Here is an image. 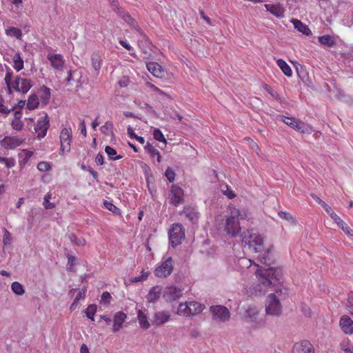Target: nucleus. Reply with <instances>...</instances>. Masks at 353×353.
<instances>
[{"label":"nucleus","mask_w":353,"mask_h":353,"mask_svg":"<svg viewBox=\"0 0 353 353\" xmlns=\"http://www.w3.org/2000/svg\"><path fill=\"white\" fill-rule=\"evenodd\" d=\"M14 68L17 71H19L23 68V61L19 54H15L13 57Z\"/></svg>","instance_id":"nucleus-38"},{"label":"nucleus","mask_w":353,"mask_h":353,"mask_svg":"<svg viewBox=\"0 0 353 353\" xmlns=\"http://www.w3.org/2000/svg\"><path fill=\"white\" fill-rule=\"evenodd\" d=\"M3 243L4 245H10L12 241V237L10 232L6 229H3Z\"/></svg>","instance_id":"nucleus-45"},{"label":"nucleus","mask_w":353,"mask_h":353,"mask_svg":"<svg viewBox=\"0 0 353 353\" xmlns=\"http://www.w3.org/2000/svg\"><path fill=\"white\" fill-rule=\"evenodd\" d=\"M183 214L191 221H195L198 219V214L190 208H185L183 210Z\"/></svg>","instance_id":"nucleus-39"},{"label":"nucleus","mask_w":353,"mask_h":353,"mask_svg":"<svg viewBox=\"0 0 353 353\" xmlns=\"http://www.w3.org/2000/svg\"><path fill=\"white\" fill-rule=\"evenodd\" d=\"M171 314L168 311H159L154 314L152 323L155 326H161L170 319Z\"/></svg>","instance_id":"nucleus-14"},{"label":"nucleus","mask_w":353,"mask_h":353,"mask_svg":"<svg viewBox=\"0 0 353 353\" xmlns=\"http://www.w3.org/2000/svg\"><path fill=\"white\" fill-rule=\"evenodd\" d=\"M173 270V261L172 257L163 258L160 265L154 271V275L159 278H165L171 274Z\"/></svg>","instance_id":"nucleus-7"},{"label":"nucleus","mask_w":353,"mask_h":353,"mask_svg":"<svg viewBox=\"0 0 353 353\" xmlns=\"http://www.w3.org/2000/svg\"><path fill=\"white\" fill-rule=\"evenodd\" d=\"M339 323L343 332L346 334H353V321L348 316H343Z\"/></svg>","instance_id":"nucleus-18"},{"label":"nucleus","mask_w":353,"mask_h":353,"mask_svg":"<svg viewBox=\"0 0 353 353\" xmlns=\"http://www.w3.org/2000/svg\"><path fill=\"white\" fill-rule=\"evenodd\" d=\"M92 65L98 74L102 64V57L99 52H94L91 56Z\"/></svg>","instance_id":"nucleus-28"},{"label":"nucleus","mask_w":353,"mask_h":353,"mask_svg":"<svg viewBox=\"0 0 353 353\" xmlns=\"http://www.w3.org/2000/svg\"><path fill=\"white\" fill-rule=\"evenodd\" d=\"M137 318L141 327L144 330H148L150 327V324L148 320V316L141 310H138Z\"/></svg>","instance_id":"nucleus-29"},{"label":"nucleus","mask_w":353,"mask_h":353,"mask_svg":"<svg viewBox=\"0 0 353 353\" xmlns=\"http://www.w3.org/2000/svg\"><path fill=\"white\" fill-rule=\"evenodd\" d=\"M177 314L181 316H190L189 306L188 302L181 303L177 308Z\"/></svg>","instance_id":"nucleus-40"},{"label":"nucleus","mask_w":353,"mask_h":353,"mask_svg":"<svg viewBox=\"0 0 353 353\" xmlns=\"http://www.w3.org/2000/svg\"><path fill=\"white\" fill-rule=\"evenodd\" d=\"M181 290L175 286H168L165 288L163 296L166 301H173L181 296Z\"/></svg>","instance_id":"nucleus-15"},{"label":"nucleus","mask_w":353,"mask_h":353,"mask_svg":"<svg viewBox=\"0 0 353 353\" xmlns=\"http://www.w3.org/2000/svg\"><path fill=\"white\" fill-rule=\"evenodd\" d=\"M113 123L111 121H107L103 125H102L100 128L101 132L105 134L110 135L113 134Z\"/></svg>","instance_id":"nucleus-42"},{"label":"nucleus","mask_w":353,"mask_h":353,"mask_svg":"<svg viewBox=\"0 0 353 353\" xmlns=\"http://www.w3.org/2000/svg\"><path fill=\"white\" fill-rule=\"evenodd\" d=\"M340 347L345 353H353V345L349 339L342 341Z\"/></svg>","instance_id":"nucleus-33"},{"label":"nucleus","mask_w":353,"mask_h":353,"mask_svg":"<svg viewBox=\"0 0 353 353\" xmlns=\"http://www.w3.org/2000/svg\"><path fill=\"white\" fill-rule=\"evenodd\" d=\"M153 136L154 139L157 141H161V142H166V139L164 137V135L163 134L162 132L159 129H154L153 132Z\"/></svg>","instance_id":"nucleus-53"},{"label":"nucleus","mask_w":353,"mask_h":353,"mask_svg":"<svg viewBox=\"0 0 353 353\" xmlns=\"http://www.w3.org/2000/svg\"><path fill=\"white\" fill-rule=\"evenodd\" d=\"M86 288H83L79 291L77 296L74 299L75 303H78L80 299H84L85 295Z\"/></svg>","instance_id":"nucleus-63"},{"label":"nucleus","mask_w":353,"mask_h":353,"mask_svg":"<svg viewBox=\"0 0 353 353\" xmlns=\"http://www.w3.org/2000/svg\"><path fill=\"white\" fill-rule=\"evenodd\" d=\"M105 152L111 160H119L122 158V156L117 155V151L110 146L107 145L105 148Z\"/></svg>","instance_id":"nucleus-37"},{"label":"nucleus","mask_w":353,"mask_h":353,"mask_svg":"<svg viewBox=\"0 0 353 353\" xmlns=\"http://www.w3.org/2000/svg\"><path fill=\"white\" fill-rule=\"evenodd\" d=\"M339 227L345 232L346 235L349 236V238L353 234V230H352L344 221Z\"/></svg>","instance_id":"nucleus-56"},{"label":"nucleus","mask_w":353,"mask_h":353,"mask_svg":"<svg viewBox=\"0 0 353 353\" xmlns=\"http://www.w3.org/2000/svg\"><path fill=\"white\" fill-rule=\"evenodd\" d=\"M256 275L258 279L256 291L259 293H265L269 289L274 288L275 293L270 294L265 301V312L270 316H278L281 314L282 305L280 299L287 292L284 288V292L280 283L282 279V272L280 269L268 268L264 270H257Z\"/></svg>","instance_id":"nucleus-1"},{"label":"nucleus","mask_w":353,"mask_h":353,"mask_svg":"<svg viewBox=\"0 0 353 353\" xmlns=\"http://www.w3.org/2000/svg\"><path fill=\"white\" fill-rule=\"evenodd\" d=\"M112 296L108 292H104L101 294L100 303L103 305H108L110 304Z\"/></svg>","instance_id":"nucleus-51"},{"label":"nucleus","mask_w":353,"mask_h":353,"mask_svg":"<svg viewBox=\"0 0 353 353\" xmlns=\"http://www.w3.org/2000/svg\"><path fill=\"white\" fill-rule=\"evenodd\" d=\"M11 289L14 294L19 296L23 295L25 292L23 285L17 281L12 283Z\"/></svg>","instance_id":"nucleus-41"},{"label":"nucleus","mask_w":353,"mask_h":353,"mask_svg":"<svg viewBox=\"0 0 353 353\" xmlns=\"http://www.w3.org/2000/svg\"><path fill=\"white\" fill-rule=\"evenodd\" d=\"M293 353H314V350L310 341L305 340L294 345Z\"/></svg>","instance_id":"nucleus-16"},{"label":"nucleus","mask_w":353,"mask_h":353,"mask_svg":"<svg viewBox=\"0 0 353 353\" xmlns=\"http://www.w3.org/2000/svg\"><path fill=\"white\" fill-rule=\"evenodd\" d=\"M259 314V310L255 306H249L245 314V319L250 323H256Z\"/></svg>","instance_id":"nucleus-21"},{"label":"nucleus","mask_w":353,"mask_h":353,"mask_svg":"<svg viewBox=\"0 0 353 353\" xmlns=\"http://www.w3.org/2000/svg\"><path fill=\"white\" fill-rule=\"evenodd\" d=\"M333 221L339 226L343 221L331 209L329 212H327Z\"/></svg>","instance_id":"nucleus-55"},{"label":"nucleus","mask_w":353,"mask_h":353,"mask_svg":"<svg viewBox=\"0 0 353 353\" xmlns=\"http://www.w3.org/2000/svg\"><path fill=\"white\" fill-rule=\"evenodd\" d=\"M140 34L143 36V39L139 41V46L145 54V57H148L151 54L150 42L143 32Z\"/></svg>","instance_id":"nucleus-24"},{"label":"nucleus","mask_w":353,"mask_h":353,"mask_svg":"<svg viewBox=\"0 0 353 353\" xmlns=\"http://www.w3.org/2000/svg\"><path fill=\"white\" fill-rule=\"evenodd\" d=\"M221 190L224 195H225L229 199H233L235 197V194L232 190L229 189V187L227 185H223L221 186Z\"/></svg>","instance_id":"nucleus-50"},{"label":"nucleus","mask_w":353,"mask_h":353,"mask_svg":"<svg viewBox=\"0 0 353 353\" xmlns=\"http://www.w3.org/2000/svg\"><path fill=\"white\" fill-rule=\"evenodd\" d=\"M97 312V306L96 305H90L85 310V315L86 316L90 319L91 321H94V314Z\"/></svg>","instance_id":"nucleus-44"},{"label":"nucleus","mask_w":353,"mask_h":353,"mask_svg":"<svg viewBox=\"0 0 353 353\" xmlns=\"http://www.w3.org/2000/svg\"><path fill=\"white\" fill-rule=\"evenodd\" d=\"M277 65L280 68L282 72L287 76L291 77L292 71L290 66L283 59H280L276 61Z\"/></svg>","instance_id":"nucleus-30"},{"label":"nucleus","mask_w":353,"mask_h":353,"mask_svg":"<svg viewBox=\"0 0 353 353\" xmlns=\"http://www.w3.org/2000/svg\"><path fill=\"white\" fill-rule=\"evenodd\" d=\"M68 237L69 239V240L74 244H75L76 245H78V246H80V245H85V243H86V241L81 238V239H78L75 234L71 233V234H69L68 235Z\"/></svg>","instance_id":"nucleus-43"},{"label":"nucleus","mask_w":353,"mask_h":353,"mask_svg":"<svg viewBox=\"0 0 353 353\" xmlns=\"http://www.w3.org/2000/svg\"><path fill=\"white\" fill-rule=\"evenodd\" d=\"M292 23H293L294 28L296 29L299 32L303 33L306 36L312 34V32L309 27L300 20L292 19Z\"/></svg>","instance_id":"nucleus-25"},{"label":"nucleus","mask_w":353,"mask_h":353,"mask_svg":"<svg viewBox=\"0 0 353 353\" xmlns=\"http://www.w3.org/2000/svg\"><path fill=\"white\" fill-rule=\"evenodd\" d=\"M50 121L48 119L47 114L44 117L39 118L37 121L34 130L37 134V137L39 139L43 138L47 133L48 129L50 126Z\"/></svg>","instance_id":"nucleus-11"},{"label":"nucleus","mask_w":353,"mask_h":353,"mask_svg":"<svg viewBox=\"0 0 353 353\" xmlns=\"http://www.w3.org/2000/svg\"><path fill=\"white\" fill-rule=\"evenodd\" d=\"M278 215L281 219L286 220L291 224L295 225L296 223V219L289 212L279 211Z\"/></svg>","instance_id":"nucleus-36"},{"label":"nucleus","mask_w":353,"mask_h":353,"mask_svg":"<svg viewBox=\"0 0 353 353\" xmlns=\"http://www.w3.org/2000/svg\"><path fill=\"white\" fill-rule=\"evenodd\" d=\"M117 15L122 18L130 26L135 28L137 32H139V33H142V30L139 27L137 21L128 12H125L124 10H122Z\"/></svg>","instance_id":"nucleus-22"},{"label":"nucleus","mask_w":353,"mask_h":353,"mask_svg":"<svg viewBox=\"0 0 353 353\" xmlns=\"http://www.w3.org/2000/svg\"><path fill=\"white\" fill-rule=\"evenodd\" d=\"M265 7L268 11L272 13L276 17H283L284 15L285 9L279 3L277 4H265Z\"/></svg>","instance_id":"nucleus-20"},{"label":"nucleus","mask_w":353,"mask_h":353,"mask_svg":"<svg viewBox=\"0 0 353 353\" xmlns=\"http://www.w3.org/2000/svg\"><path fill=\"white\" fill-rule=\"evenodd\" d=\"M3 163H4L6 164V166L8 168H12L14 167L15 165H16V161H15V159L14 158H6V157H4Z\"/></svg>","instance_id":"nucleus-61"},{"label":"nucleus","mask_w":353,"mask_h":353,"mask_svg":"<svg viewBox=\"0 0 353 353\" xmlns=\"http://www.w3.org/2000/svg\"><path fill=\"white\" fill-rule=\"evenodd\" d=\"M12 72H7L4 78L5 83L7 85L8 93H12L13 89L16 92L26 94L33 86V82L31 79H27L21 76H17L14 81L12 83Z\"/></svg>","instance_id":"nucleus-4"},{"label":"nucleus","mask_w":353,"mask_h":353,"mask_svg":"<svg viewBox=\"0 0 353 353\" xmlns=\"http://www.w3.org/2000/svg\"><path fill=\"white\" fill-rule=\"evenodd\" d=\"M210 311L212 315V319L216 322L224 323L229 321L230 318V311L223 305H212L210 307Z\"/></svg>","instance_id":"nucleus-6"},{"label":"nucleus","mask_w":353,"mask_h":353,"mask_svg":"<svg viewBox=\"0 0 353 353\" xmlns=\"http://www.w3.org/2000/svg\"><path fill=\"white\" fill-rule=\"evenodd\" d=\"M47 59L52 67L59 71H62L65 66V60L60 54H48Z\"/></svg>","instance_id":"nucleus-12"},{"label":"nucleus","mask_w":353,"mask_h":353,"mask_svg":"<svg viewBox=\"0 0 353 353\" xmlns=\"http://www.w3.org/2000/svg\"><path fill=\"white\" fill-rule=\"evenodd\" d=\"M185 239V230L180 223L172 224L169 232V239L173 248L180 245Z\"/></svg>","instance_id":"nucleus-5"},{"label":"nucleus","mask_w":353,"mask_h":353,"mask_svg":"<svg viewBox=\"0 0 353 353\" xmlns=\"http://www.w3.org/2000/svg\"><path fill=\"white\" fill-rule=\"evenodd\" d=\"M6 34L12 37H16L17 39H21L22 37L21 30L15 27H10L6 30Z\"/></svg>","instance_id":"nucleus-35"},{"label":"nucleus","mask_w":353,"mask_h":353,"mask_svg":"<svg viewBox=\"0 0 353 353\" xmlns=\"http://www.w3.org/2000/svg\"><path fill=\"white\" fill-rule=\"evenodd\" d=\"M104 205L108 210L112 212L113 213H114L116 214L119 213L120 210L117 206H115L113 203L105 201H104Z\"/></svg>","instance_id":"nucleus-58"},{"label":"nucleus","mask_w":353,"mask_h":353,"mask_svg":"<svg viewBox=\"0 0 353 353\" xmlns=\"http://www.w3.org/2000/svg\"><path fill=\"white\" fill-rule=\"evenodd\" d=\"M265 89L273 97L276 98L278 100L280 99V97H279V95L278 94V93L276 92H274V90H272V88L270 86H268V85H265Z\"/></svg>","instance_id":"nucleus-64"},{"label":"nucleus","mask_w":353,"mask_h":353,"mask_svg":"<svg viewBox=\"0 0 353 353\" xmlns=\"http://www.w3.org/2000/svg\"><path fill=\"white\" fill-rule=\"evenodd\" d=\"M145 150L150 154L152 157L157 156V160L159 163L161 161V156L159 152L155 149L150 143L145 145Z\"/></svg>","instance_id":"nucleus-31"},{"label":"nucleus","mask_w":353,"mask_h":353,"mask_svg":"<svg viewBox=\"0 0 353 353\" xmlns=\"http://www.w3.org/2000/svg\"><path fill=\"white\" fill-rule=\"evenodd\" d=\"M170 202L174 206L183 203V190L176 185L171 186L169 194Z\"/></svg>","instance_id":"nucleus-10"},{"label":"nucleus","mask_w":353,"mask_h":353,"mask_svg":"<svg viewBox=\"0 0 353 353\" xmlns=\"http://www.w3.org/2000/svg\"><path fill=\"white\" fill-rule=\"evenodd\" d=\"M23 123L20 119H13L11 123V126L13 130L21 131L23 128Z\"/></svg>","instance_id":"nucleus-48"},{"label":"nucleus","mask_w":353,"mask_h":353,"mask_svg":"<svg viewBox=\"0 0 353 353\" xmlns=\"http://www.w3.org/2000/svg\"><path fill=\"white\" fill-rule=\"evenodd\" d=\"M39 104L38 97L36 94H31L27 102V108L29 110H34Z\"/></svg>","instance_id":"nucleus-34"},{"label":"nucleus","mask_w":353,"mask_h":353,"mask_svg":"<svg viewBox=\"0 0 353 353\" xmlns=\"http://www.w3.org/2000/svg\"><path fill=\"white\" fill-rule=\"evenodd\" d=\"M241 243L254 252H261L263 250V238L254 230H247L241 234Z\"/></svg>","instance_id":"nucleus-3"},{"label":"nucleus","mask_w":353,"mask_h":353,"mask_svg":"<svg viewBox=\"0 0 353 353\" xmlns=\"http://www.w3.org/2000/svg\"><path fill=\"white\" fill-rule=\"evenodd\" d=\"M24 140L23 138L19 136H6L0 141V145L5 149L14 150L20 146Z\"/></svg>","instance_id":"nucleus-9"},{"label":"nucleus","mask_w":353,"mask_h":353,"mask_svg":"<svg viewBox=\"0 0 353 353\" xmlns=\"http://www.w3.org/2000/svg\"><path fill=\"white\" fill-rule=\"evenodd\" d=\"M18 155L19 158V164L24 165L32 157V152L28 150H22Z\"/></svg>","instance_id":"nucleus-32"},{"label":"nucleus","mask_w":353,"mask_h":353,"mask_svg":"<svg viewBox=\"0 0 353 353\" xmlns=\"http://www.w3.org/2000/svg\"><path fill=\"white\" fill-rule=\"evenodd\" d=\"M175 172L170 168H168L165 172V176L170 182H173L175 179Z\"/></svg>","instance_id":"nucleus-59"},{"label":"nucleus","mask_w":353,"mask_h":353,"mask_svg":"<svg viewBox=\"0 0 353 353\" xmlns=\"http://www.w3.org/2000/svg\"><path fill=\"white\" fill-rule=\"evenodd\" d=\"M147 69L154 77L161 78L163 74L162 67L156 62H150L147 63Z\"/></svg>","instance_id":"nucleus-23"},{"label":"nucleus","mask_w":353,"mask_h":353,"mask_svg":"<svg viewBox=\"0 0 353 353\" xmlns=\"http://www.w3.org/2000/svg\"><path fill=\"white\" fill-rule=\"evenodd\" d=\"M241 211L236 208H230L229 213L225 216L224 231L230 237L237 236L241 231L240 219Z\"/></svg>","instance_id":"nucleus-2"},{"label":"nucleus","mask_w":353,"mask_h":353,"mask_svg":"<svg viewBox=\"0 0 353 353\" xmlns=\"http://www.w3.org/2000/svg\"><path fill=\"white\" fill-rule=\"evenodd\" d=\"M318 41L323 46L332 48L336 46V41L334 37L325 34L318 37Z\"/></svg>","instance_id":"nucleus-26"},{"label":"nucleus","mask_w":353,"mask_h":353,"mask_svg":"<svg viewBox=\"0 0 353 353\" xmlns=\"http://www.w3.org/2000/svg\"><path fill=\"white\" fill-rule=\"evenodd\" d=\"M51 168L50 165L46 161H41L37 164V169L41 172H47Z\"/></svg>","instance_id":"nucleus-57"},{"label":"nucleus","mask_w":353,"mask_h":353,"mask_svg":"<svg viewBox=\"0 0 353 353\" xmlns=\"http://www.w3.org/2000/svg\"><path fill=\"white\" fill-rule=\"evenodd\" d=\"M108 1L112 11L116 12L117 14L123 10L119 6L118 0H108Z\"/></svg>","instance_id":"nucleus-46"},{"label":"nucleus","mask_w":353,"mask_h":353,"mask_svg":"<svg viewBox=\"0 0 353 353\" xmlns=\"http://www.w3.org/2000/svg\"><path fill=\"white\" fill-rule=\"evenodd\" d=\"M188 306H189V315L190 316H194L196 314H199L201 312L203 309L204 306L196 301H190L188 302Z\"/></svg>","instance_id":"nucleus-27"},{"label":"nucleus","mask_w":353,"mask_h":353,"mask_svg":"<svg viewBox=\"0 0 353 353\" xmlns=\"http://www.w3.org/2000/svg\"><path fill=\"white\" fill-rule=\"evenodd\" d=\"M60 154H63L65 152H70L72 141V130L70 128H64L62 129L60 136Z\"/></svg>","instance_id":"nucleus-8"},{"label":"nucleus","mask_w":353,"mask_h":353,"mask_svg":"<svg viewBox=\"0 0 353 353\" xmlns=\"http://www.w3.org/2000/svg\"><path fill=\"white\" fill-rule=\"evenodd\" d=\"M281 121L285 123L288 126H290L292 128L300 132L301 133H304L305 125L304 123L301 121L294 118V117H287L285 116H279Z\"/></svg>","instance_id":"nucleus-13"},{"label":"nucleus","mask_w":353,"mask_h":353,"mask_svg":"<svg viewBox=\"0 0 353 353\" xmlns=\"http://www.w3.org/2000/svg\"><path fill=\"white\" fill-rule=\"evenodd\" d=\"M42 90L43 92V95L41 97V99L47 103L50 97V88L43 86L42 88Z\"/></svg>","instance_id":"nucleus-62"},{"label":"nucleus","mask_w":353,"mask_h":353,"mask_svg":"<svg viewBox=\"0 0 353 353\" xmlns=\"http://www.w3.org/2000/svg\"><path fill=\"white\" fill-rule=\"evenodd\" d=\"M127 132H128V134L129 135V137L131 139H133V138L136 139L140 143H141V144L144 143V142H145L144 138L137 135L134 133V130L132 129V127L128 126V128H127Z\"/></svg>","instance_id":"nucleus-47"},{"label":"nucleus","mask_w":353,"mask_h":353,"mask_svg":"<svg viewBox=\"0 0 353 353\" xmlns=\"http://www.w3.org/2000/svg\"><path fill=\"white\" fill-rule=\"evenodd\" d=\"M162 294V288L159 285L152 287L148 294L146 296V299L148 303H154L161 297Z\"/></svg>","instance_id":"nucleus-17"},{"label":"nucleus","mask_w":353,"mask_h":353,"mask_svg":"<svg viewBox=\"0 0 353 353\" xmlns=\"http://www.w3.org/2000/svg\"><path fill=\"white\" fill-rule=\"evenodd\" d=\"M148 275H149V272H145L144 270H143L141 272V276H134V277L131 278V281L132 283H137V282L145 281V280L147 279Z\"/></svg>","instance_id":"nucleus-52"},{"label":"nucleus","mask_w":353,"mask_h":353,"mask_svg":"<svg viewBox=\"0 0 353 353\" xmlns=\"http://www.w3.org/2000/svg\"><path fill=\"white\" fill-rule=\"evenodd\" d=\"M51 199V194L50 193H48L44 196V201H43V206L46 209L49 210L52 209L54 207V204L53 203H50L49 201Z\"/></svg>","instance_id":"nucleus-54"},{"label":"nucleus","mask_w":353,"mask_h":353,"mask_svg":"<svg viewBox=\"0 0 353 353\" xmlns=\"http://www.w3.org/2000/svg\"><path fill=\"white\" fill-rule=\"evenodd\" d=\"M311 196L314 200H315L319 204H320L322 208L325 210L326 212H329L331 210V208L323 200H321L318 196L314 194H312Z\"/></svg>","instance_id":"nucleus-49"},{"label":"nucleus","mask_w":353,"mask_h":353,"mask_svg":"<svg viewBox=\"0 0 353 353\" xmlns=\"http://www.w3.org/2000/svg\"><path fill=\"white\" fill-rule=\"evenodd\" d=\"M126 319L127 316L123 312H117L113 318L114 323L112 327V331L114 332H118L122 327V325Z\"/></svg>","instance_id":"nucleus-19"},{"label":"nucleus","mask_w":353,"mask_h":353,"mask_svg":"<svg viewBox=\"0 0 353 353\" xmlns=\"http://www.w3.org/2000/svg\"><path fill=\"white\" fill-rule=\"evenodd\" d=\"M347 308L350 313L353 315V292H350L348 295Z\"/></svg>","instance_id":"nucleus-60"}]
</instances>
